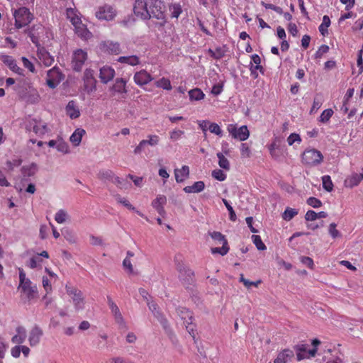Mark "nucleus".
<instances>
[{"mask_svg": "<svg viewBox=\"0 0 363 363\" xmlns=\"http://www.w3.org/2000/svg\"><path fill=\"white\" fill-rule=\"evenodd\" d=\"M29 123L33 132L38 136H42L50 131L47 124L41 120L32 119Z\"/></svg>", "mask_w": 363, "mask_h": 363, "instance_id": "nucleus-12", "label": "nucleus"}, {"mask_svg": "<svg viewBox=\"0 0 363 363\" xmlns=\"http://www.w3.org/2000/svg\"><path fill=\"white\" fill-rule=\"evenodd\" d=\"M222 201L229 212L230 219L235 221L236 220V215L233 207L225 199H223Z\"/></svg>", "mask_w": 363, "mask_h": 363, "instance_id": "nucleus-55", "label": "nucleus"}, {"mask_svg": "<svg viewBox=\"0 0 363 363\" xmlns=\"http://www.w3.org/2000/svg\"><path fill=\"white\" fill-rule=\"evenodd\" d=\"M208 129L211 133L220 137L223 136V130L217 123L209 122Z\"/></svg>", "mask_w": 363, "mask_h": 363, "instance_id": "nucleus-51", "label": "nucleus"}, {"mask_svg": "<svg viewBox=\"0 0 363 363\" xmlns=\"http://www.w3.org/2000/svg\"><path fill=\"white\" fill-rule=\"evenodd\" d=\"M43 335V330L38 325H35L29 333L28 341L31 347L38 345Z\"/></svg>", "mask_w": 363, "mask_h": 363, "instance_id": "nucleus-13", "label": "nucleus"}, {"mask_svg": "<svg viewBox=\"0 0 363 363\" xmlns=\"http://www.w3.org/2000/svg\"><path fill=\"white\" fill-rule=\"evenodd\" d=\"M155 85L157 87H160V88H162L166 90L172 89V85H171L170 81L168 79L164 78V77H162V79L155 82Z\"/></svg>", "mask_w": 363, "mask_h": 363, "instance_id": "nucleus-44", "label": "nucleus"}, {"mask_svg": "<svg viewBox=\"0 0 363 363\" xmlns=\"http://www.w3.org/2000/svg\"><path fill=\"white\" fill-rule=\"evenodd\" d=\"M160 137L157 135H148L147 139L142 140L134 149V154L139 155L145 150L147 145L156 146L159 144Z\"/></svg>", "mask_w": 363, "mask_h": 363, "instance_id": "nucleus-10", "label": "nucleus"}, {"mask_svg": "<svg viewBox=\"0 0 363 363\" xmlns=\"http://www.w3.org/2000/svg\"><path fill=\"white\" fill-rule=\"evenodd\" d=\"M18 94L21 99L28 104H37L40 101V95L35 88L32 86H26L21 89L18 91Z\"/></svg>", "mask_w": 363, "mask_h": 363, "instance_id": "nucleus-8", "label": "nucleus"}, {"mask_svg": "<svg viewBox=\"0 0 363 363\" xmlns=\"http://www.w3.org/2000/svg\"><path fill=\"white\" fill-rule=\"evenodd\" d=\"M116 16V9L108 4H104L98 7L95 12L96 18L100 21H112Z\"/></svg>", "mask_w": 363, "mask_h": 363, "instance_id": "nucleus-7", "label": "nucleus"}, {"mask_svg": "<svg viewBox=\"0 0 363 363\" xmlns=\"http://www.w3.org/2000/svg\"><path fill=\"white\" fill-rule=\"evenodd\" d=\"M212 177L220 182H223L226 179V174L220 169L213 170L212 172Z\"/></svg>", "mask_w": 363, "mask_h": 363, "instance_id": "nucleus-57", "label": "nucleus"}, {"mask_svg": "<svg viewBox=\"0 0 363 363\" xmlns=\"http://www.w3.org/2000/svg\"><path fill=\"white\" fill-rule=\"evenodd\" d=\"M174 263L179 273V279L184 284H191L194 279V272L184 265L182 257L181 255H176Z\"/></svg>", "mask_w": 363, "mask_h": 363, "instance_id": "nucleus-2", "label": "nucleus"}, {"mask_svg": "<svg viewBox=\"0 0 363 363\" xmlns=\"http://www.w3.org/2000/svg\"><path fill=\"white\" fill-rule=\"evenodd\" d=\"M107 303L113 316L121 312L119 308L110 296H107Z\"/></svg>", "mask_w": 363, "mask_h": 363, "instance_id": "nucleus-53", "label": "nucleus"}, {"mask_svg": "<svg viewBox=\"0 0 363 363\" xmlns=\"http://www.w3.org/2000/svg\"><path fill=\"white\" fill-rule=\"evenodd\" d=\"M38 171V165L35 163H31L29 165L23 166L21 168V174L24 177H33Z\"/></svg>", "mask_w": 363, "mask_h": 363, "instance_id": "nucleus-31", "label": "nucleus"}, {"mask_svg": "<svg viewBox=\"0 0 363 363\" xmlns=\"http://www.w3.org/2000/svg\"><path fill=\"white\" fill-rule=\"evenodd\" d=\"M2 62L6 65L12 71L20 74L21 70L16 65V60L11 56L4 55L1 57Z\"/></svg>", "mask_w": 363, "mask_h": 363, "instance_id": "nucleus-29", "label": "nucleus"}, {"mask_svg": "<svg viewBox=\"0 0 363 363\" xmlns=\"http://www.w3.org/2000/svg\"><path fill=\"white\" fill-rule=\"evenodd\" d=\"M74 28L76 34L83 40H89L92 37V33L82 23L74 26Z\"/></svg>", "mask_w": 363, "mask_h": 363, "instance_id": "nucleus-23", "label": "nucleus"}, {"mask_svg": "<svg viewBox=\"0 0 363 363\" xmlns=\"http://www.w3.org/2000/svg\"><path fill=\"white\" fill-rule=\"evenodd\" d=\"M333 114V111L331 108L324 110L320 116V121L322 123H327Z\"/></svg>", "mask_w": 363, "mask_h": 363, "instance_id": "nucleus-49", "label": "nucleus"}, {"mask_svg": "<svg viewBox=\"0 0 363 363\" xmlns=\"http://www.w3.org/2000/svg\"><path fill=\"white\" fill-rule=\"evenodd\" d=\"M19 288L21 289L23 294L26 295V298L28 301L35 298L38 294V290L36 286H32V283L30 281H26L24 284L19 286Z\"/></svg>", "mask_w": 363, "mask_h": 363, "instance_id": "nucleus-16", "label": "nucleus"}, {"mask_svg": "<svg viewBox=\"0 0 363 363\" xmlns=\"http://www.w3.org/2000/svg\"><path fill=\"white\" fill-rule=\"evenodd\" d=\"M64 76L57 67H54L47 72L46 84L51 89H55L63 79Z\"/></svg>", "mask_w": 363, "mask_h": 363, "instance_id": "nucleus-9", "label": "nucleus"}, {"mask_svg": "<svg viewBox=\"0 0 363 363\" xmlns=\"http://www.w3.org/2000/svg\"><path fill=\"white\" fill-rule=\"evenodd\" d=\"M330 18L328 16H326V15L324 16L323 17V22L320 25V26L318 28L320 33L323 35H325V33H328L327 28L330 26Z\"/></svg>", "mask_w": 363, "mask_h": 363, "instance_id": "nucleus-41", "label": "nucleus"}, {"mask_svg": "<svg viewBox=\"0 0 363 363\" xmlns=\"http://www.w3.org/2000/svg\"><path fill=\"white\" fill-rule=\"evenodd\" d=\"M147 305L149 309L152 311L153 315L160 320V322L162 324L164 328L167 326V320L162 315L160 312L158 310L157 305L155 303H149L147 302Z\"/></svg>", "mask_w": 363, "mask_h": 363, "instance_id": "nucleus-25", "label": "nucleus"}, {"mask_svg": "<svg viewBox=\"0 0 363 363\" xmlns=\"http://www.w3.org/2000/svg\"><path fill=\"white\" fill-rule=\"evenodd\" d=\"M115 174L114 173L109 169L102 170L100 171L99 173V178L100 179L103 180H108L110 182H112L113 179L114 178Z\"/></svg>", "mask_w": 363, "mask_h": 363, "instance_id": "nucleus-42", "label": "nucleus"}, {"mask_svg": "<svg viewBox=\"0 0 363 363\" xmlns=\"http://www.w3.org/2000/svg\"><path fill=\"white\" fill-rule=\"evenodd\" d=\"M208 235L217 244L228 245L227 240L221 233L217 231L208 232Z\"/></svg>", "mask_w": 363, "mask_h": 363, "instance_id": "nucleus-34", "label": "nucleus"}, {"mask_svg": "<svg viewBox=\"0 0 363 363\" xmlns=\"http://www.w3.org/2000/svg\"><path fill=\"white\" fill-rule=\"evenodd\" d=\"M85 133V130L82 128L76 129L70 136V142L73 144V145L78 146L82 141V136Z\"/></svg>", "mask_w": 363, "mask_h": 363, "instance_id": "nucleus-30", "label": "nucleus"}, {"mask_svg": "<svg viewBox=\"0 0 363 363\" xmlns=\"http://www.w3.org/2000/svg\"><path fill=\"white\" fill-rule=\"evenodd\" d=\"M177 313L180 318L183 320L186 326V329L189 335L194 339L196 325L193 324L194 317L192 313L184 307H179Z\"/></svg>", "mask_w": 363, "mask_h": 363, "instance_id": "nucleus-4", "label": "nucleus"}, {"mask_svg": "<svg viewBox=\"0 0 363 363\" xmlns=\"http://www.w3.org/2000/svg\"><path fill=\"white\" fill-rule=\"evenodd\" d=\"M134 82L138 86H143L151 82L153 78L146 70L137 72L133 77Z\"/></svg>", "mask_w": 363, "mask_h": 363, "instance_id": "nucleus-14", "label": "nucleus"}, {"mask_svg": "<svg viewBox=\"0 0 363 363\" xmlns=\"http://www.w3.org/2000/svg\"><path fill=\"white\" fill-rule=\"evenodd\" d=\"M323 159L322 153L315 149L306 150L302 155L303 162L309 166L319 164L323 161Z\"/></svg>", "mask_w": 363, "mask_h": 363, "instance_id": "nucleus-5", "label": "nucleus"}, {"mask_svg": "<svg viewBox=\"0 0 363 363\" xmlns=\"http://www.w3.org/2000/svg\"><path fill=\"white\" fill-rule=\"evenodd\" d=\"M211 251L212 254H220V255L223 256L228 252L229 247L228 245H222L221 247H213L211 248Z\"/></svg>", "mask_w": 363, "mask_h": 363, "instance_id": "nucleus-52", "label": "nucleus"}, {"mask_svg": "<svg viewBox=\"0 0 363 363\" xmlns=\"http://www.w3.org/2000/svg\"><path fill=\"white\" fill-rule=\"evenodd\" d=\"M294 357V352L291 350L286 349L278 354L277 358L274 360V363H288Z\"/></svg>", "mask_w": 363, "mask_h": 363, "instance_id": "nucleus-20", "label": "nucleus"}, {"mask_svg": "<svg viewBox=\"0 0 363 363\" xmlns=\"http://www.w3.org/2000/svg\"><path fill=\"white\" fill-rule=\"evenodd\" d=\"M337 225L335 223H332L329 225L328 232L333 238H336L340 236V232L336 229Z\"/></svg>", "mask_w": 363, "mask_h": 363, "instance_id": "nucleus-59", "label": "nucleus"}, {"mask_svg": "<svg viewBox=\"0 0 363 363\" xmlns=\"http://www.w3.org/2000/svg\"><path fill=\"white\" fill-rule=\"evenodd\" d=\"M101 49L111 54L118 55L121 52L120 44L117 42L106 40L100 44Z\"/></svg>", "mask_w": 363, "mask_h": 363, "instance_id": "nucleus-19", "label": "nucleus"}, {"mask_svg": "<svg viewBox=\"0 0 363 363\" xmlns=\"http://www.w3.org/2000/svg\"><path fill=\"white\" fill-rule=\"evenodd\" d=\"M126 84L127 81L125 79L117 78L113 86L110 87L112 95L114 96L116 94H127Z\"/></svg>", "mask_w": 363, "mask_h": 363, "instance_id": "nucleus-17", "label": "nucleus"}, {"mask_svg": "<svg viewBox=\"0 0 363 363\" xmlns=\"http://www.w3.org/2000/svg\"><path fill=\"white\" fill-rule=\"evenodd\" d=\"M250 135V132L246 125H242L238 128L236 135H235V139H238L240 141L246 140Z\"/></svg>", "mask_w": 363, "mask_h": 363, "instance_id": "nucleus-33", "label": "nucleus"}, {"mask_svg": "<svg viewBox=\"0 0 363 363\" xmlns=\"http://www.w3.org/2000/svg\"><path fill=\"white\" fill-rule=\"evenodd\" d=\"M37 56L40 62L45 67H49L54 62V57L43 47H38Z\"/></svg>", "mask_w": 363, "mask_h": 363, "instance_id": "nucleus-15", "label": "nucleus"}, {"mask_svg": "<svg viewBox=\"0 0 363 363\" xmlns=\"http://www.w3.org/2000/svg\"><path fill=\"white\" fill-rule=\"evenodd\" d=\"M133 12L137 17L143 20H148L151 18H163V13L160 10L155 11L153 9H148L145 0H135L133 5Z\"/></svg>", "mask_w": 363, "mask_h": 363, "instance_id": "nucleus-1", "label": "nucleus"}, {"mask_svg": "<svg viewBox=\"0 0 363 363\" xmlns=\"http://www.w3.org/2000/svg\"><path fill=\"white\" fill-rule=\"evenodd\" d=\"M113 317L115 322L118 325L119 329L125 330H128V325L121 312L115 315Z\"/></svg>", "mask_w": 363, "mask_h": 363, "instance_id": "nucleus-43", "label": "nucleus"}, {"mask_svg": "<svg viewBox=\"0 0 363 363\" xmlns=\"http://www.w3.org/2000/svg\"><path fill=\"white\" fill-rule=\"evenodd\" d=\"M240 281L243 283V284L247 288H250L252 286L257 287L261 283L260 280H258L257 281H250V280L246 279L243 274H240Z\"/></svg>", "mask_w": 363, "mask_h": 363, "instance_id": "nucleus-56", "label": "nucleus"}, {"mask_svg": "<svg viewBox=\"0 0 363 363\" xmlns=\"http://www.w3.org/2000/svg\"><path fill=\"white\" fill-rule=\"evenodd\" d=\"M362 179L363 174L354 173L345 180V184L347 186L352 188L357 186Z\"/></svg>", "mask_w": 363, "mask_h": 363, "instance_id": "nucleus-26", "label": "nucleus"}, {"mask_svg": "<svg viewBox=\"0 0 363 363\" xmlns=\"http://www.w3.org/2000/svg\"><path fill=\"white\" fill-rule=\"evenodd\" d=\"M66 291L71 296L77 311H80L84 308V298L82 292L75 287L67 285Z\"/></svg>", "mask_w": 363, "mask_h": 363, "instance_id": "nucleus-6", "label": "nucleus"}, {"mask_svg": "<svg viewBox=\"0 0 363 363\" xmlns=\"http://www.w3.org/2000/svg\"><path fill=\"white\" fill-rule=\"evenodd\" d=\"M62 235L66 240H67L69 243H75L77 242V236L72 230L69 229H65L62 232Z\"/></svg>", "mask_w": 363, "mask_h": 363, "instance_id": "nucleus-45", "label": "nucleus"}, {"mask_svg": "<svg viewBox=\"0 0 363 363\" xmlns=\"http://www.w3.org/2000/svg\"><path fill=\"white\" fill-rule=\"evenodd\" d=\"M167 203V198L164 195H158L157 198L152 202V207L161 216H164L165 211L164 205Z\"/></svg>", "mask_w": 363, "mask_h": 363, "instance_id": "nucleus-21", "label": "nucleus"}, {"mask_svg": "<svg viewBox=\"0 0 363 363\" xmlns=\"http://www.w3.org/2000/svg\"><path fill=\"white\" fill-rule=\"evenodd\" d=\"M121 63H125L131 66L137 65L140 63V60L136 55L121 56L118 59Z\"/></svg>", "mask_w": 363, "mask_h": 363, "instance_id": "nucleus-32", "label": "nucleus"}, {"mask_svg": "<svg viewBox=\"0 0 363 363\" xmlns=\"http://www.w3.org/2000/svg\"><path fill=\"white\" fill-rule=\"evenodd\" d=\"M216 155L218 158L219 167L225 170H229L230 167V162L224 154L223 152H218Z\"/></svg>", "mask_w": 363, "mask_h": 363, "instance_id": "nucleus-36", "label": "nucleus"}, {"mask_svg": "<svg viewBox=\"0 0 363 363\" xmlns=\"http://www.w3.org/2000/svg\"><path fill=\"white\" fill-rule=\"evenodd\" d=\"M329 50V47L326 45H322L319 47L318 50L315 53V58H320L323 55L328 52Z\"/></svg>", "mask_w": 363, "mask_h": 363, "instance_id": "nucleus-63", "label": "nucleus"}, {"mask_svg": "<svg viewBox=\"0 0 363 363\" xmlns=\"http://www.w3.org/2000/svg\"><path fill=\"white\" fill-rule=\"evenodd\" d=\"M86 59L87 53L85 51H84L82 49H78L75 50L73 53L72 60V67L74 70L79 72L82 69Z\"/></svg>", "mask_w": 363, "mask_h": 363, "instance_id": "nucleus-11", "label": "nucleus"}, {"mask_svg": "<svg viewBox=\"0 0 363 363\" xmlns=\"http://www.w3.org/2000/svg\"><path fill=\"white\" fill-rule=\"evenodd\" d=\"M306 203L308 205L313 208H319L322 206L321 201L315 197H309L307 199Z\"/></svg>", "mask_w": 363, "mask_h": 363, "instance_id": "nucleus-58", "label": "nucleus"}, {"mask_svg": "<svg viewBox=\"0 0 363 363\" xmlns=\"http://www.w3.org/2000/svg\"><path fill=\"white\" fill-rule=\"evenodd\" d=\"M323 187L325 190L328 192H330L333 189V184L330 177L328 175H325L322 177Z\"/></svg>", "mask_w": 363, "mask_h": 363, "instance_id": "nucleus-46", "label": "nucleus"}, {"mask_svg": "<svg viewBox=\"0 0 363 363\" xmlns=\"http://www.w3.org/2000/svg\"><path fill=\"white\" fill-rule=\"evenodd\" d=\"M205 188V184L202 181L196 182L191 186H187L184 188L186 193H199L201 192Z\"/></svg>", "mask_w": 363, "mask_h": 363, "instance_id": "nucleus-27", "label": "nucleus"}, {"mask_svg": "<svg viewBox=\"0 0 363 363\" xmlns=\"http://www.w3.org/2000/svg\"><path fill=\"white\" fill-rule=\"evenodd\" d=\"M296 142H298V143L301 142L300 135L297 133L290 134V135L287 138V143L289 145H292Z\"/></svg>", "mask_w": 363, "mask_h": 363, "instance_id": "nucleus-60", "label": "nucleus"}, {"mask_svg": "<svg viewBox=\"0 0 363 363\" xmlns=\"http://www.w3.org/2000/svg\"><path fill=\"white\" fill-rule=\"evenodd\" d=\"M175 179L177 182H183L189 175V167L186 165L182 166L181 169L174 170Z\"/></svg>", "mask_w": 363, "mask_h": 363, "instance_id": "nucleus-24", "label": "nucleus"}, {"mask_svg": "<svg viewBox=\"0 0 363 363\" xmlns=\"http://www.w3.org/2000/svg\"><path fill=\"white\" fill-rule=\"evenodd\" d=\"M96 80L84 81L83 91L86 94H90L96 90Z\"/></svg>", "mask_w": 363, "mask_h": 363, "instance_id": "nucleus-39", "label": "nucleus"}, {"mask_svg": "<svg viewBox=\"0 0 363 363\" xmlns=\"http://www.w3.org/2000/svg\"><path fill=\"white\" fill-rule=\"evenodd\" d=\"M297 214H298L297 210H296L295 208H291L288 207L284 211L282 217H283L284 220L289 221V220H291Z\"/></svg>", "mask_w": 363, "mask_h": 363, "instance_id": "nucleus-47", "label": "nucleus"}, {"mask_svg": "<svg viewBox=\"0 0 363 363\" xmlns=\"http://www.w3.org/2000/svg\"><path fill=\"white\" fill-rule=\"evenodd\" d=\"M115 198L116 201L119 203L123 204L125 207L130 210L135 211V208L130 203V202L124 197H121L120 195H116Z\"/></svg>", "mask_w": 363, "mask_h": 363, "instance_id": "nucleus-54", "label": "nucleus"}, {"mask_svg": "<svg viewBox=\"0 0 363 363\" xmlns=\"http://www.w3.org/2000/svg\"><path fill=\"white\" fill-rule=\"evenodd\" d=\"M67 218V213L65 211L61 209L59 210L55 216V220L58 223H64Z\"/></svg>", "mask_w": 363, "mask_h": 363, "instance_id": "nucleus-48", "label": "nucleus"}, {"mask_svg": "<svg viewBox=\"0 0 363 363\" xmlns=\"http://www.w3.org/2000/svg\"><path fill=\"white\" fill-rule=\"evenodd\" d=\"M115 76V70L109 66H104L100 69L99 78L102 83L107 84Z\"/></svg>", "mask_w": 363, "mask_h": 363, "instance_id": "nucleus-18", "label": "nucleus"}, {"mask_svg": "<svg viewBox=\"0 0 363 363\" xmlns=\"http://www.w3.org/2000/svg\"><path fill=\"white\" fill-rule=\"evenodd\" d=\"M56 149L58 152L64 154H67L69 151L68 144L62 138H58Z\"/></svg>", "mask_w": 363, "mask_h": 363, "instance_id": "nucleus-40", "label": "nucleus"}, {"mask_svg": "<svg viewBox=\"0 0 363 363\" xmlns=\"http://www.w3.org/2000/svg\"><path fill=\"white\" fill-rule=\"evenodd\" d=\"M16 335L13 336L11 338V342L13 344H22L26 340L27 337L26 330L23 326H18L16 328Z\"/></svg>", "mask_w": 363, "mask_h": 363, "instance_id": "nucleus-22", "label": "nucleus"}, {"mask_svg": "<svg viewBox=\"0 0 363 363\" xmlns=\"http://www.w3.org/2000/svg\"><path fill=\"white\" fill-rule=\"evenodd\" d=\"M123 267L129 274H133V267L129 258L125 257L123 261Z\"/></svg>", "mask_w": 363, "mask_h": 363, "instance_id": "nucleus-61", "label": "nucleus"}, {"mask_svg": "<svg viewBox=\"0 0 363 363\" xmlns=\"http://www.w3.org/2000/svg\"><path fill=\"white\" fill-rule=\"evenodd\" d=\"M21 60L23 66L26 68H27L29 71H30L33 73L35 72V69L33 64L28 59H27L26 57H23Z\"/></svg>", "mask_w": 363, "mask_h": 363, "instance_id": "nucleus-64", "label": "nucleus"}, {"mask_svg": "<svg viewBox=\"0 0 363 363\" xmlns=\"http://www.w3.org/2000/svg\"><path fill=\"white\" fill-rule=\"evenodd\" d=\"M250 72H251V74L254 77V78H257L258 77V74L257 72V70H259L262 74L264 72L263 67L260 65H253L251 63V66H250Z\"/></svg>", "mask_w": 363, "mask_h": 363, "instance_id": "nucleus-62", "label": "nucleus"}, {"mask_svg": "<svg viewBox=\"0 0 363 363\" xmlns=\"http://www.w3.org/2000/svg\"><path fill=\"white\" fill-rule=\"evenodd\" d=\"M189 96L191 100L200 101L205 96L203 92L199 88H195L189 91Z\"/></svg>", "mask_w": 363, "mask_h": 363, "instance_id": "nucleus-37", "label": "nucleus"}, {"mask_svg": "<svg viewBox=\"0 0 363 363\" xmlns=\"http://www.w3.org/2000/svg\"><path fill=\"white\" fill-rule=\"evenodd\" d=\"M13 15L15 18V27L18 29L28 26L33 18L29 9L26 7L15 10Z\"/></svg>", "mask_w": 363, "mask_h": 363, "instance_id": "nucleus-3", "label": "nucleus"}, {"mask_svg": "<svg viewBox=\"0 0 363 363\" xmlns=\"http://www.w3.org/2000/svg\"><path fill=\"white\" fill-rule=\"evenodd\" d=\"M66 13L67 18L70 19V21L74 26L82 23L80 18L77 16L76 11L73 9H67Z\"/></svg>", "mask_w": 363, "mask_h": 363, "instance_id": "nucleus-35", "label": "nucleus"}, {"mask_svg": "<svg viewBox=\"0 0 363 363\" xmlns=\"http://www.w3.org/2000/svg\"><path fill=\"white\" fill-rule=\"evenodd\" d=\"M67 114L72 118H77L80 116L79 110L74 101H70L66 106Z\"/></svg>", "mask_w": 363, "mask_h": 363, "instance_id": "nucleus-28", "label": "nucleus"}, {"mask_svg": "<svg viewBox=\"0 0 363 363\" xmlns=\"http://www.w3.org/2000/svg\"><path fill=\"white\" fill-rule=\"evenodd\" d=\"M252 239L257 250H264L266 249V246L262 241L259 235H253Z\"/></svg>", "mask_w": 363, "mask_h": 363, "instance_id": "nucleus-50", "label": "nucleus"}, {"mask_svg": "<svg viewBox=\"0 0 363 363\" xmlns=\"http://www.w3.org/2000/svg\"><path fill=\"white\" fill-rule=\"evenodd\" d=\"M296 352L297 360L301 361L305 358H308V355H301V352L307 353V346L305 344H299L294 346Z\"/></svg>", "mask_w": 363, "mask_h": 363, "instance_id": "nucleus-38", "label": "nucleus"}]
</instances>
